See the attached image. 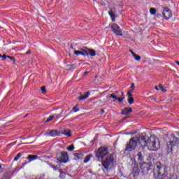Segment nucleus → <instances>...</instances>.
I'll use <instances>...</instances> for the list:
<instances>
[{
    "label": "nucleus",
    "mask_w": 179,
    "mask_h": 179,
    "mask_svg": "<svg viewBox=\"0 0 179 179\" xmlns=\"http://www.w3.org/2000/svg\"><path fill=\"white\" fill-rule=\"evenodd\" d=\"M149 141V137L148 136H141L139 138L137 137H133L129 139V141L126 144V147L124 150V153H131V152H134L136 147L138 146V142H140V145L143 149L146 148L148 145V141Z\"/></svg>",
    "instance_id": "1"
},
{
    "label": "nucleus",
    "mask_w": 179,
    "mask_h": 179,
    "mask_svg": "<svg viewBox=\"0 0 179 179\" xmlns=\"http://www.w3.org/2000/svg\"><path fill=\"white\" fill-rule=\"evenodd\" d=\"M95 156L98 159H101L102 166L106 170H108V167L114 163V158L111 156L108 157V149L106 147L99 148L95 153Z\"/></svg>",
    "instance_id": "2"
},
{
    "label": "nucleus",
    "mask_w": 179,
    "mask_h": 179,
    "mask_svg": "<svg viewBox=\"0 0 179 179\" xmlns=\"http://www.w3.org/2000/svg\"><path fill=\"white\" fill-rule=\"evenodd\" d=\"M153 173L154 178L164 179L169 176V167L160 162H157L156 168L153 170Z\"/></svg>",
    "instance_id": "3"
},
{
    "label": "nucleus",
    "mask_w": 179,
    "mask_h": 179,
    "mask_svg": "<svg viewBox=\"0 0 179 179\" xmlns=\"http://www.w3.org/2000/svg\"><path fill=\"white\" fill-rule=\"evenodd\" d=\"M179 138L176 137L174 134H171L168 138V141L166 142V150L167 153H173L174 152V148L178 146Z\"/></svg>",
    "instance_id": "4"
},
{
    "label": "nucleus",
    "mask_w": 179,
    "mask_h": 179,
    "mask_svg": "<svg viewBox=\"0 0 179 179\" xmlns=\"http://www.w3.org/2000/svg\"><path fill=\"white\" fill-rule=\"evenodd\" d=\"M146 146H148L149 150L156 152L160 148V143L156 136H151L148 139Z\"/></svg>",
    "instance_id": "5"
},
{
    "label": "nucleus",
    "mask_w": 179,
    "mask_h": 179,
    "mask_svg": "<svg viewBox=\"0 0 179 179\" xmlns=\"http://www.w3.org/2000/svg\"><path fill=\"white\" fill-rule=\"evenodd\" d=\"M69 159V156L68 155V152L65 151L59 152L56 155V159L60 164L67 163Z\"/></svg>",
    "instance_id": "6"
},
{
    "label": "nucleus",
    "mask_w": 179,
    "mask_h": 179,
    "mask_svg": "<svg viewBox=\"0 0 179 179\" xmlns=\"http://www.w3.org/2000/svg\"><path fill=\"white\" fill-rule=\"evenodd\" d=\"M140 169L142 174L143 176H146L149 171H152L153 170V164L144 162L141 164Z\"/></svg>",
    "instance_id": "7"
},
{
    "label": "nucleus",
    "mask_w": 179,
    "mask_h": 179,
    "mask_svg": "<svg viewBox=\"0 0 179 179\" xmlns=\"http://www.w3.org/2000/svg\"><path fill=\"white\" fill-rule=\"evenodd\" d=\"M117 93H118V91H116L115 93L110 94L109 95V99H113V101H117V100L119 103H122V101H124V99H125V96H124V92L120 91V97H118Z\"/></svg>",
    "instance_id": "8"
},
{
    "label": "nucleus",
    "mask_w": 179,
    "mask_h": 179,
    "mask_svg": "<svg viewBox=\"0 0 179 179\" xmlns=\"http://www.w3.org/2000/svg\"><path fill=\"white\" fill-rule=\"evenodd\" d=\"M111 31L114 33L116 36H122V29H121V27L119 24L116 23L112 24L110 27Z\"/></svg>",
    "instance_id": "9"
},
{
    "label": "nucleus",
    "mask_w": 179,
    "mask_h": 179,
    "mask_svg": "<svg viewBox=\"0 0 179 179\" xmlns=\"http://www.w3.org/2000/svg\"><path fill=\"white\" fill-rule=\"evenodd\" d=\"M162 16L164 17L165 20H169V19L173 16V13L169 8H165L164 9V12L162 13Z\"/></svg>",
    "instance_id": "10"
},
{
    "label": "nucleus",
    "mask_w": 179,
    "mask_h": 179,
    "mask_svg": "<svg viewBox=\"0 0 179 179\" xmlns=\"http://www.w3.org/2000/svg\"><path fill=\"white\" fill-rule=\"evenodd\" d=\"M134 162L136 163H138L139 164H142L143 162V156L142 155V152H139L136 155L134 156Z\"/></svg>",
    "instance_id": "11"
},
{
    "label": "nucleus",
    "mask_w": 179,
    "mask_h": 179,
    "mask_svg": "<svg viewBox=\"0 0 179 179\" xmlns=\"http://www.w3.org/2000/svg\"><path fill=\"white\" fill-rule=\"evenodd\" d=\"M1 58V61H6V58H8L10 59V61L13 62V65L16 64V59L13 57L7 56L6 54H3V55L0 54V59Z\"/></svg>",
    "instance_id": "12"
},
{
    "label": "nucleus",
    "mask_w": 179,
    "mask_h": 179,
    "mask_svg": "<svg viewBox=\"0 0 179 179\" xmlns=\"http://www.w3.org/2000/svg\"><path fill=\"white\" fill-rule=\"evenodd\" d=\"M85 50H86V52H87V55H86V57H96V50L94 49H90L87 47L85 48Z\"/></svg>",
    "instance_id": "13"
},
{
    "label": "nucleus",
    "mask_w": 179,
    "mask_h": 179,
    "mask_svg": "<svg viewBox=\"0 0 179 179\" xmlns=\"http://www.w3.org/2000/svg\"><path fill=\"white\" fill-rule=\"evenodd\" d=\"M141 170H139V168L138 167H134L133 169V171L131 172V174H130V176H132V177L134 179H136V177H138L139 176V173H140Z\"/></svg>",
    "instance_id": "14"
},
{
    "label": "nucleus",
    "mask_w": 179,
    "mask_h": 179,
    "mask_svg": "<svg viewBox=\"0 0 179 179\" xmlns=\"http://www.w3.org/2000/svg\"><path fill=\"white\" fill-rule=\"evenodd\" d=\"M75 55H83V57H86L87 55V52L86 49H81L80 50H75L74 51Z\"/></svg>",
    "instance_id": "15"
},
{
    "label": "nucleus",
    "mask_w": 179,
    "mask_h": 179,
    "mask_svg": "<svg viewBox=\"0 0 179 179\" xmlns=\"http://www.w3.org/2000/svg\"><path fill=\"white\" fill-rule=\"evenodd\" d=\"M132 113V108L129 107H124L122 109L121 114L122 115H128V114H131Z\"/></svg>",
    "instance_id": "16"
},
{
    "label": "nucleus",
    "mask_w": 179,
    "mask_h": 179,
    "mask_svg": "<svg viewBox=\"0 0 179 179\" xmlns=\"http://www.w3.org/2000/svg\"><path fill=\"white\" fill-rule=\"evenodd\" d=\"M49 134L50 136H52V138H55V136H59V135H61V132L58 130H52Z\"/></svg>",
    "instance_id": "17"
},
{
    "label": "nucleus",
    "mask_w": 179,
    "mask_h": 179,
    "mask_svg": "<svg viewBox=\"0 0 179 179\" xmlns=\"http://www.w3.org/2000/svg\"><path fill=\"white\" fill-rule=\"evenodd\" d=\"M27 160H29V163H30L31 162H34V160H37V159H38V156L29 155L27 156Z\"/></svg>",
    "instance_id": "18"
},
{
    "label": "nucleus",
    "mask_w": 179,
    "mask_h": 179,
    "mask_svg": "<svg viewBox=\"0 0 179 179\" xmlns=\"http://www.w3.org/2000/svg\"><path fill=\"white\" fill-rule=\"evenodd\" d=\"M108 15L110 16L112 21L115 22V13L114 12V8H112L108 11Z\"/></svg>",
    "instance_id": "19"
},
{
    "label": "nucleus",
    "mask_w": 179,
    "mask_h": 179,
    "mask_svg": "<svg viewBox=\"0 0 179 179\" xmlns=\"http://www.w3.org/2000/svg\"><path fill=\"white\" fill-rule=\"evenodd\" d=\"M89 96H90V92L88 91L85 94L80 95L79 100H86V99H88Z\"/></svg>",
    "instance_id": "20"
},
{
    "label": "nucleus",
    "mask_w": 179,
    "mask_h": 179,
    "mask_svg": "<svg viewBox=\"0 0 179 179\" xmlns=\"http://www.w3.org/2000/svg\"><path fill=\"white\" fill-rule=\"evenodd\" d=\"M83 153H74L76 160H82V159H83Z\"/></svg>",
    "instance_id": "21"
},
{
    "label": "nucleus",
    "mask_w": 179,
    "mask_h": 179,
    "mask_svg": "<svg viewBox=\"0 0 179 179\" xmlns=\"http://www.w3.org/2000/svg\"><path fill=\"white\" fill-rule=\"evenodd\" d=\"M67 69H69V71L72 69H76V64H67L66 66Z\"/></svg>",
    "instance_id": "22"
},
{
    "label": "nucleus",
    "mask_w": 179,
    "mask_h": 179,
    "mask_svg": "<svg viewBox=\"0 0 179 179\" xmlns=\"http://www.w3.org/2000/svg\"><path fill=\"white\" fill-rule=\"evenodd\" d=\"M62 135H66V136L71 137L72 136V131L71 130H69L66 131V130H64V132L62 133Z\"/></svg>",
    "instance_id": "23"
},
{
    "label": "nucleus",
    "mask_w": 179,
    "mask_h": 179,
    "mask_svg": "<svg viewBox=\"0 0 179 179\" xmlns=\"http://www.w3.org/2000/svg\"><path fill=\"white\" fill-rule=\"evenodd\" d=\"M59 172L60 173L59 178L65 179V176L66 173H64V171H62V169H59Z\"/></svg>",
    "instance_id": "24"
},
{
    "label": "nucleus",
    "mask_w": 179,
    "mask_h": 179,
    "mask_svg": "<svg viewBox=\"0 0 179 179\" xmlns=\"http://www.w3.org/2000/svg\"><path fill=\"white\" fill-rule=\"evenodd\" d=\"M80 111L79 108L78 106L73 107L72 110L69 111V114H72V113H78Z\"/></svg>",
    "instance_id": "25"
},
{
    "label": "nucleus",
    "mask_w": 179,
    "mask_h": 179,
    "mask_svg": "<svg viewBox=\"0 0 179 179\" xmlns=\"http://www.w3.org/2000/svg\"><path fill=\"white\" fill-rule=\"evenodd\" d=\"M21 157H22V153L19 152L18 154H17L16 157H15L13 161L17 162V160H19Z\"/></svg>",
    "instance_id": "26"
},
{
    "label": "nucleus",
    "mask_w": 179,
    "mask_h": 179,
    "mask_svg": "<svg viewBox=\"0 0 179 179\" xmlns=\"http://www.w3.org/2000/svg\"><path fill=\"white\" fill-rule=\"evenodd\" d=\"M55 115H50L49 117L45 120V122H50V121H52V120L55 118Z\"/></svg>",
    "instance_id": "27"
},
{
    "label": "nucleus",
    "mask_w": 179,
    "mask_h": 179,
    "mask_svg": "<svg viewBox=\"0 0 179 179\" xmlns=\"http://www.w3.org/2000/svg\"><path fill=\"white\" fill-rule=\"evenodd\" d=\"M134 101H135V99H134V97L128 98L127 102L131 106V104H134Z\"/></svg>",
    "instance_id": "28"
},
{
    "label": "nucleus",
    "mask_w": 179,
    "mask_h": 179,
    "mask_svg": "<svg viewBox=\"0 0 179 179\" xmlns=\"http://www.w3.org/2000/svg\"><path fill=\"white\" fill-rule=\"evenodd\" d=\"M75 150V145L73 144H71V145L67 147V150H69V152H73V150Z\"/></svg>",
    "instance_id": "29"
},
{
    "label": "nucleus",
    "mask_w": 179,
    "mask_h": 179,
    "mask_svg": "<svg viewBox=\"0 0 179 179\" xmlns=\"http://www.w3.org/2000/svg\"><path fill=\"white\" fill-rule=\"evenodd\" d=\"M91 157H92V155H87L85 159H84V163H87L88 162H90Z\"/></svg>",
    "instance_id": "30"
},
{
    "label": "nucleus",
    "mask_w": 179,
    "mask_h": 179,
    "mask_svg": "<svg viewBox=\"0 0 179 179\" xmlns=\"http://www.w3.org/2000/svg\"><path fill=\"white\" fill-rule=\"evenodd\" d=\"M50 167H51V169H52L55 171H57V170L59 171V169L58 168V165L55 166L54 164H50Z\"/></svg>",
    "instance_id": "31"
},
{
    "label": "nucleus",
    "mask_w": 179,
    "mask_h": 179,
    "mask_svg": "<svg viewBox=\"0 0 179 179\" xmlns=\"http://www.w3.org/2000/svg\"><path fill=\"white\" fill-rule=\"evenodd\" d=\"M133 57L134 58L135 61H141V56L136 55V53L133 55Z\"/></svg>",
    "instance_id": "32"
},
{
    "label": "nucleus",
    "mask_w": 179,
    "mask_h": 179,
    "mask_svg": "<svg viewBox=\"0 0 179 179\" xmlns=\"http://www.w3.org/2000/svg\"><path fill=\"white\" fill-rule=\"evenodd\" d=\"M157 10H156V8H151L150 9V15H155L156 13Z\"/></svg>",
    "instance_id": "33"
},
{
    "label": "nucleus",
    "mask_w": 179,
    "mask_h": 179,
    "mask_svg": "<svg viewBox=\"0 0 179 179\" xmlns=\"http://www.w3.org/2000/svg\"><path fill=\"white\" fill-rule=\"evenodd\" d=\"M158 87L160 89V90H162L164 93H166V90H164V88L163 87V85H162V84H159Z\"/></svg>",
    "instance_id": "34"
},
{
    "label": "nucleus",
    "mask_w": 179,
    "mask_h": 179,
    "mask_svg": "<svg viewBox=\"0 0 179 179\" xmlns=\"http://www.w3.org/2000/svg\"><path fill=\"white\" fill-rule=\"evenodd\" d=\"M41 90L42 93H47V91L45 90V86L41 87Z\"/></svg>",
    "instance_id": "35"
},
{
    "label": "nucleus",
    "mask_w": 179,
    "mask_h": 179,
    "mask_svg": "<svg viewBox=\"0 0 179 179\" xmlns=\"http://www.w3.org/2000/svg\"><path fill=\"white\" fill-rule=\"evenodd\" d=\"M127 96H128L129 98H131V97L134 96V94H132L131 92H127Z\"/></svg>",
    "instance_id": "36"
},
{
    "label": "nucleus",
    "mask_w": 179,
    "mask_h": 179,
    "mask_svg": "<svg viewBox=\"0 0 179 179\" xmlns=\"http://www.w3.org/2000/svg\"><path fill=\"white\" fill-rule=\"evenodd\" d=\"M130 87H131V89H134L135 88V83H132Z\"/></svg>",
    "instance_id": "37"
},
{
    "label": "nucleus",
    "mask_w": 179,
    "mask_h": 179,
    "mask_svg": "<svg viewBox=\"0 0 179 179\" xmlns=\"http://www.w3.org/2000/svg\"><path fill=\"white\" fill-rule=\"evenodd\" d=\"M29 163H30V162H24V163H23V164H22V167H24V166L29 164Z\"/></svg>",
    "instance_id": "38"
},
{
    "label": "nucleus",
    "mask_w": 179,
    "mask_h": 179,
    "mask_svg": "<svg viewBox=\"0 0 179 179\" xmlns=\"http://www.w3.org/2000/svg\"><path fill=\"white\" fill-rule=\"evenodd\" d=\"M129 52H131V55H133V57H134V55L136 54L132 50H129Z\"/></svg>",
    "instance_id": "39"
},
{
    "label": "nucleus",
    "mask_w": 179,
    "mask_h": 179,
    "mask_svg": "<svg viewBox=\"0 0 179 179\" xmlns=\"http://www.w3.org/2000/svg\"><path fill=\"white\" fill-rule=\"evenodd\" d=\"M150 100H154V101H155V100H156V99H155V96H150Z\"/></svg>",
    "instance_id": "40"
},
{
    "label": "nucleus",
    "mask_w": 179,
    "mask_h": 179,
    "mask_svg": "<svg viewBox=\"0 0 179 179\" xmlns=\"http://www.w3.org/2000/svg\"><path fill=\"white\" fill-rule=\"evenodd\" d=\"M87 73H89V71H85V72H84V73L83 75V76H86V75H87Z\"/></svg>",
    "instance_id": "41"
},
{
    "label": "nucleus",
    "mask_w": 179,
    "mask_h": 179,
    "mask_svg": "<svg viewBox=\"0 0 179 179\" xmlns=\"http://www.w3.org/2000/svg\"><path fill=\"white\" fill-rule=\"evenodd\" d=\"M127 92H129V93H134V90H129Z\"/></svg>",
    "instance_id": "42"
},
{
    "label": "nucleus",
    "mask_w": 179,
    "mask_h": 179,
    "mask_svg": "<svg viewBox=\"0 0 179 179\" xmlns=\"http://www.w3.org/2000/svg\"><path fill=\"white\" fill-rule=\"evenodd\" d=\"M104 113H105L104 110L102 109V110H101V114H104Z\"/></svg>",
    "instance_id": "43"
},
{
    "label": "nucleus",
    "mask_w": 179,
    "mask_h": 179,
    "mask_svg": "<svg viewBox=\"0 0 179 179\" xmlns=\"http://www.w3.org/2000/svg\"><path fill=\"white\" fill-rule=\"evenodd\" d=\"M155 89L159 90V87L157 86H155Z\"/></svg>",
    "instance_id": "44"
},
{
    "label": "nucleus",
    "mask_w": 179,
    "mask_h": 179,
    "mask_svg": "<svg viewBox=\"0 0 179 179\" xmlns=\"http://www.w3.org/2000/svg\"><path fill=\"white\" fill-rule=\"evenodd\" d=\"M1 169H2V166L0 164V170H1Z\"/></svg>",
    "instance_id": "45"
},
{
    "label": "nucleus",
    "mask_w": 179,
    "mask_h": 179,
    "mask_svg": "<svg viewBox=\"0 0 179 179\" xmlns=\"http://www.w3.org/2000/svg\"><path fill=\"white\" fill-rule=\"evenodd\" d=\"M124 120H127V117H124Z\"/></svg>",
    "instance_id": "46"
},
{
    "label": "nucleus",
    "mask_w": 179,
    "mask_h": 179,
    "mask_svg": "<svg viewBox=\"0 0 179 179\" xmlns=\"http://www.w3.org/2000/svg\"><path fill=\"white\" fill-rule=\"evenodd\" d=\"M94 1H96V0H94Z\"/></svg>",
    "instance_id": "47"
}]
</instances>
